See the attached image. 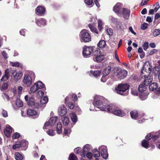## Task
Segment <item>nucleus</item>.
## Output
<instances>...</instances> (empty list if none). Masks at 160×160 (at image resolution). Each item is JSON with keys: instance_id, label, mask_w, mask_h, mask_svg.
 <instances>
[{"instance_id": "obj_41", "label": "nucleus", "mask_w": 160, "mask_h": 160, "mask_svg": "<svg viewBox=\"0 0 160 160\" xmlns=\"http://www.w3.org/2000/svg\"><path fill=\"white\" fill-rule=\"evenodd\" d=\"M142 145L143 147L148 148L149 145L148 141L145 140H143L142 142Z\"/></svg>"}, {"instance_id": "obj_40", "label": "nucleus", "mask_w": 160, "mask_h": 160, "mask_svg": "<svg viewBox=\"0 0 160 160\" xmlns=\"http://www.w3.org/2000/svg\"><path fill=\"white\" fill-rule=\"evenodd\" d=\"M27 103L28 105L30 106H32L34 105L35 102L34 98L32 97L29 98Z\"/></svg>"}, {"instance_id": "obj_3", "label": "nucleus", "mask_w": 160, "mask_h": 160, "mask_svg": "<svg viewBox=\"0 0 160 160\" xmlns=\"http://www.w3.org/2000/svg\"><path fill=\"white\" fill-rule=\"evenodd\" d=\"M107 110L108 112L112 113L120 117H122L126 115V113L121 110L115 105L111 104L107 106Z\"/></svg>"}, {"instance_id": "obj_56", "label": "nucleus", "mask_w": 160, "mask_h": 160, "mask_svg": "<svg viewBox=\"0 0 160 160\" xmlns=\"http://www.w3.org/2000/svg\"><path fill=\"white\" fill-rule=\"evenodd\" d=\"M23 88V87L21 86H18V92L19 95H21L22 94Z\"/></svg>"}, {"instance_id": "obj_57", "label": "nucleus", "mask_w": 160, "mask_h": 160, "mask_svg": "<svg viewBox=\"0 0 160 160\" xmlns=\"http://www.w3.org/2000/svg\"><path fill=\"white\" fill-rule=\"evenodd\" d=\"M2 114L4 118H6L8 116L7 112L4 110H2Z\"/></svg>"}, {"instance_id": "obj_36", "label": "nucleus", "mask_w": 160, "mask_h": 160, "mask_svg": "<svg viewBox=\"0 0 160 160\" xmlns=\"http://www.w3.org/2000/svg\"><path fill=\"white\" fill-rule=\"evenodd\" d=\"M93 1L94 0H84V2L86 5L92 7L94 5Z\"/></svg>"}, {"instance_id": "obj_5", "label": "nucleus", "mask_w": 160, "mask_h": 160, "mask_svg": "<svg viewBox=\"0 0 160 160\" xmlns=\"http://www.w3.org/2000/svg\"><path fill=\"white\" fill-rule=\"evenodd\" d=\"M31 76L28 74H26L24 76L23 80L24 84L25 85L28 87H29L32 82L33 79L35 78V74L34 73L32 72L31 73Z\"/></svg>"}, {"instance_id": "obj_54", "label": "nucleus", "mask_w": 160, "mask_h": 160, "mask_svg": "<svg viewBox=\"0 0 160 160\" xmlns=\"http://www.w3.org/2000/svg\"><path fill=\"white\" fill-rule=\"evenodd\" d=\"M108 78V76L106 75H103L102 77L101 80L102 82H105Z\"/></svg>"}, {"instance_id": "obj_37", "label": "nucleus", "mask_w": 160, "mask_h": 160, "mask_svg": "<svg viewBox=\"0 0 160 160\" xmlns=\"http://www.w3.org/2000/svg\"><path fill=\"white\" fill-rule=\"evenodd\" d=\"M16 105L18 107H21L23 105L22 102L20 99H17L15 101Z\"/></svg>"}, {"instance_id": "obj_9", "label": "nucleus", "mask_w": 160, "mask_h": 160, "mask_svg": "<svg viewBox=\"0 0 160 160\" xmlns=\"http://www.w3.org/2000/svg\"><path fill=\"white\" fill-rule=\"evenodd\" d=\"M94 54L95 56L94 61L97 62L102 61L105 58L104 56L101 52L99 49L95 50L94 52Z\"/></svg>"}, {"instance_id": "obj_48", "label": "nucleus", "mask_w": 160, "mask_h": 160, "mask_svg": "<svg viewBox=\"0 0 160 160\" xmlns=\"http://www.w3.org/2000/svg\"><path fill=\"white\" fill-rule=\"evenodd\" d=\"M47 133L50 136H53L55 135V133L54 132V131L52 129L49 130L47 131Z\"/></svg>"}, {"instance_id": "obj_31", "label": "nucleus", "mask_w": 160, "mask_h": 160, "mask_svg": "<svg viewBox=\"0 0 160 160\" xmlns=\"http://www.w3.org/2000/svg\"><path fill=\"white\" fill-rule=\"evenodd\" d=\"M91 74H92V75L96 78L99 77L101 73V72L99 70H95L94 71H90Z\"/></svg>"}, {"instance_id": "obj_61", "label": "nucleus", "mask_w": 160, "mask_h": 160, "mask_svg": "<svg viewBox=\"0 0 160 160\" xmlns=\"http://www.w3.org/2000/svg\"><path fill=\"white\" fill-rule=\"evenodd\" d=\"M107 32L109 36H112V30L111 28H109L107 29Z\"/></svg>"}, {"instance_id": "obj_1", "label": "nucleus", "mask_w": 160, "mask_h": 160, "mask_svg": "<svg viewBox=\"0 0 160 160\" xmlns=\"http://www.w3.org/2000/svg\"><path fill=\"white\" fill-rule=\"evenodd\" d=\"M103 98L102 97H99L98 96H96L94 97V99L93 102V104L95 107V108L93 110H92L90 108V110L91 111H95L98 110L97 109H99L107 111V106L109 105L106 106V104L103 103Z\"/></svg>"}, {"instance_id": "obj_27", "label": "nucleus", "mask_w": 160, "mask_h": 160, "mask_svg": "<svg viewBox=\"0 0 160 160\" xmlns=\"http://www.w3.org/2000/svg\"><path fill=\"white\" fill-rule=\"evenodd\" d=\"M158 86V84L157 83L153 82L151 84L149 85V89L151 91H153L156 90Z\"/></svg>"}, {"instance_id": "obj_19", "label": "nucleus", "mask_w": 160, "mask_h": 160, "mask_svg": "<svg viewBox=\"0 0 160 160\" xmlns=\"http://www.w3.org/2000/svg\"><path fill=\"white\" fill-rule=\"evenodd\" d=\"M91 148V146L89 144H87L85 145L83 147V150L81 156L82 157H85L86 153L89 151Z\"/></svg>"}, {"instance_id": "obj_51", "label": "nucleus", "mask_w": 160, "mask_h": 160, "mask_svg": "<svg viewBox=\"0 0 160 160\" xmlns=\"http://www.w3.org/2000/svg\"><path fill=\"white\" fill-rule=\"evenodd\" d=\"M131 93L132 95L134 96H137L138 94L136 88L132 89Z\"/></svg>"}, {"instance_id": "obj_4", "label": "nucleus", "mask_w": 160, "mask_h": 160, "mask_svg": "<svg viewBox=\"0 0 160 160\" xmlns=\"http://www.w3.org/2000/svg\"><path fill=\"white\" fill-rule=\"evenodd\" d=\"M79 37L81 42H88L91 41V35L89 32L86 29H83L81 31Z\"/></svg>"}, {"instance_id": "obj_53", "label": "nucleus", "mask_w": 160, "mask_h": 160, "mask_svg": "<svg viewBox=\"0 0 160 160\" xmlns=\"http://www.w3.org/2000/svg\"><path fill=\"white\" fill-rule=\"evenodd\" d=\"M148 24L146 23H144L141 25V28L142 29L144 30L148 28Z\"/></svg>"}, {"instance_id": "obj_44", "label": "nucleus", "mask_w": 160, "mask_h": 160, "mask_svg": "<svg viewBox=\"0 0 160 160\" xmlns=\"http://www.w3.org/2000/svg\"><path fill=\"white\" fill-rule=\"evenodd\" d=\"M142 47L144 50H146L149 48V43L147 42H144L142 45Z\"/></svg>"}, {"instance_id": "obj_21", "label": "nucleus", "mask_w": 160, "mask_h": 160, "mask_svg": "<svg viewBox=\"0 0 160 160\" xmlns=\"http://www.w3.org/2000/svg\"><path fill=\"white\" fill-rule=\"evenodd\" d=\"M48 101V98L47 97H44L41 98L40 100L41 104L40 107H45V104L47 103Z\"/></svg>"}, {"instance_id": "obj_17", "label": "nucleus", "mask_w": 160, "mask_h": 160, "mask_svg": "<svg viewBox=\"0 0 160 160\" xmlns=\"http://www.w3.org/2000/svg\"><path fill=\"white\" fill-rule=\"evenodd\" d=\"M67 109L64 105H62L58 110L59 114L62 116L65 115L67 113Z\"/></svg>"}, {"instance_id": "obj_16", "label": "nucleus", "mask_w": 160, "mask_h": 160, "mask_svg": "<svg viewBox=\"0 0 160 160\" xmlns=\"http://www.w3.org/2000/svg\"><path fill=\"white\" fill-rule=\"evenodd\" d=\"M130 10L126 8H123L122 10V14L123 18L125 19H128L130 15Z\"/></svg>"}, {"instance_id": "obj_14", "label": "nucleus", "mask_w": 160, "mask_h": 160, "mask_svg": "<svg viewBox=\"0 0 160 160\" xmlns=\"http://www.w3.org/2000/svg\"><path fill=\"white\" fill-rule=\"evenodd\" d=\"M130 114L132 118L135 119H136L138 118H141L142 116H143V114H142V115L139 114L138 111L136 110H134L131 111L130 112Z\"/></svg>"}, {"instance_id": "obj_15", "label": "nucleus", "mask_w": 160, "mask_h": 160, "mask_svg": "<svg viewBox=\"0 0 160 160\" xmlns=\"http://www.w3.org/2000/svg\"><path fill=\"white\" fill-rule=\"evenodd\" d=\"M12 128L9 125H7L6 128L4 130V132L7 137H9L10 136V134L12 131Z\"/></svg>"}, {"instance_id": "obj_35", "label": "nucleus", "mask_w": 160, "mask_h": 160, "mask_svg": "<svg viewBox=\"0 0 160 160\" xmlns=\"http://www.w3.org/2000/svg\"><path fill=\"white\" fill-rule=\"evenodd\" d=\"M15 158L16 160H22L23 157L20 153L16 152L15 154Z\"/></svg>"}, {"instance_id": "obj_46", "label": "nucleus", "mask_w": 160, "mask_h": 160, "mask_svg": "<svg viewBox=\"0 0 160 160\" xmlns=\"http://www.w3.org/2000/svg\"><path fill=\"white\" fill-rule=\"evenodd\" d=\"M69 160H77L76 156L73 153H71L69 157Z\"/></svg>"}, {"instance_id": "obj_18", "label": "nucleus", "mask_w": 160, "mask_h": 160, "mask_svg": "<svg viewBox=\"0 0 160 160\" xmlns=\"http://www.w3.org/2000/svg\"><path fill=\"white\" fill-rule=\"evenodd\" d=\"M35 22L38 26L42 27L46 24V21L45 19L42 18L39 19H36Z\"/></svg>"}, {"instance_id": "obj_49", "label": "nucleus", "mask_w": 160, "mask_h": 160, "mask_svg": "<svg viewBox=\"0 0 160 160\" xmlns=\"http://www.w3.org/2000/svg\"><path fill=\"white\" fill-rule=\"evenodd\" d=\"M153 35L155 37H156L160 34V30L158 29H155L153 32Z\"/></svg>"}, {"instance_id": "obj_2", "label": "nucleus", "mask_w": 160, "mask_h": 160, "mask_svg": "<svg viewBox=\"0 0 160 160\" xmlns=\"http://www.w3.org/2000/svg\"><path fill=\"white\" fill-rule=\"evenodd\" d=\"M129 85L127 83H121L115 88V91L117 93L122 95H127Z\"/></svg>"}, {"instance_id": "obj_39", "label": "nucleus", "mask_w": 160, "mask_h": 160, "mask_svg": "<svg viewBox=\"0 0 160 160\" xmlns=\"http://www.w3.org/2000/svg\"><path fill=\"white\" fill-rule=\"evenodd\" d=\"M106 45V43L104 40L100 41L98 43V46L101 48H103Z\"/></svg>"}, {"instance_id": "obj_20", "label": "nucleus", "mask_w": 160, "mask_h": 160, "mask_svg": "<svg viewBox=\"0 0 160 160\" xmlns=\"http://www.w3.org/2000/svg\"><path fill=\"white\" fill-rule=\"evenodd\" d=\"M27 113L28 115L31 116H34L37 117L38 116L37 112L33 109H29L27 110Z\"/></svg>"}, {"instance_id": "obj_32", "label": "nucleus", "mask_w": 160, "mask_h": 160, "mask_svg": "<svg viewBox=\"0 0 160 160\" xmlns=\"http://www.w3.org/2000/svg\"><path fill=\"white\" fill-rule=\"evenodd\" d=\"M8 86V85L7 83H1L0 84V89L1 91H2L3 90L6 89Z\"/></svg>"}, {"instance_id": "obj_52", "label": "nucleus", "mask_w": 160, "mask_h": 160, "mask_svg": "<svg viewBox=\"0 0 160 160\" xmlns=\"http://www.w3.org/2000/svg\"><path fill=\"white\" fill-rule=\"evenodd\" d=\"M66 104L68 106V107L70 109H73L75 106L74 104L72 102H69L67 103V104Z\"/></svg>"}, {"instance_id": "obj_42", "label": "nucleus", "mask_w": 160, "mask_h": 160, "mask_svg": "<svg viewBox=\"0 0 160 160\" xmlns=\"http://www.w3.org/2000/svg\"><path fill=\"white\" fill-rule=\"evenodd\" d=\"M99 151L97 149H95L93 151V155L94 157H98L100 156V154Z\"/></svg>"}, {"instance_id": "obj_45", "label": "nucleus", "mask_w": 160, "mask_h": 160, "mask_svg": "<svg viewBox=\"0 0 160 160\" xmlns=\"http://www.w3.org/2000/svg\"><path fill=\"white\" fill-rule=\"evenodd\" d=\"M109 19L111 22L114 23H116L117 22V19L113 17L112 16L109 17Z\"/></svg>"}, {"instance_id": "obj_63", "label": "nucleus", "mask_w": 160, "mask_h": 160, "mask_svg": "<svg viewBox=\"0 0 160 160\" xmlns=\"http://www.w3.org/2000/svg\"><path fill=\"white\" fill-rule=\"evenodd\" d=\"M160 7L159 5V3L158 2H157L156 4V6L155 8L153 9L155 11V12H156L159 8Z\"/></svg>"}, {"instance_id": "obj_30", "label": "nucleus", "mask_w": 160, "mask_h": 160, "mask_svg": "<svg viewBox=\"0 0 160 160\" xmlns=\"http://www.w3.org/2000/svg\"><path fill=\"white\" fill-rule=\"evenodd\" d=\"M57 132L58 134H60L62 132V125L60 122H59L57 124Z\"/></svg>"}, {"instance_id": "obj_38", "label": "nucleus", "mask_w": 160, "mask_h": 160, "mask_svg": "<svg viewBox=\"0 0 160 160\" xmlns=\"http://www.w3.org/2000/svg\"><path fill=\"white\" fill-rule=\"evenodd\" d=\"M71 120L73 123H76L77 121V118L76 114L72 112L71 114Z\"/></svg>"}, {"instance_id": "obj_60", "label": "nucleus", "mask_w": 160, "mask_h": 160, "mask_svg": "<svg viewBox=\"0 0 160 160\" xmlns=\"http://www.w3.org/2000/svg\"><path fill=\"white\" fill-rule=\"evenodd\" d=\"M2 96L4 99L5 100L8 101L9 99V97L5 93H4L3 94Z\"/></svg>"}, {"instance_id": "obj_12", "label": "nucleus", "mask_w": 160, "mask_h": 160, "mask_svg": "<svg viewBox=\"0 0 160 160\" xmlns=\"http://www.w3.org/2000/svg\"><path fill=\"white\" fill-rule=\"evenodd\" d=\"M98 149L99 152L101 153L102 157L104 159H106L108 157L107 147L105 146L102 145L99 147Z\"/></svg>"}, {"instance_id": "obj_55", "label": "nucleus", "mask_w": 160, "mask_h": 160, "mask_svg": "<svg viewBox=\"0 0 160 160\" xmlns=\"http://www.w3.org/2000/svg\"><path fill=\"white\" fill-rule=\"evenodd\" d=\"M20 137V134L18 132L15 133L12 136V138L13 139H16Z\"/></svg>"}, {"instance_id": "obj_58", "label": "nucleus", "mask_w": 160, "mask_h": 160, "mask_svg": "<svg viewBox=\"0 0 160 160\" xmlns=\"http://www.w3.org/2000/svg\"><path fill=\"white\" fill-rule=\"evenodd\" d=\"M21 146V145L20 143L16 144L13 145L12 148L13 149H16L17 148H18Z\"/></svg>"}, {"instance_id": "obj_22", "label": "nucleus", "mask_w": 160, "mask_h": 160, "mask_svg": "<svg viewBox=\"0 0 160 160\" xmlns=\"http://www.w3.org/2000/svg\"><path fill=\"white\" fill-rule=\"evenodd\" d=\"M158 134L156 133L155 135L152 136L151 134L149 133L145 137V138L148 140H150V139H152V140L154 141L158 138V135H157Z\"/></svg>"}, {"instance_id": "obj_25", "label": "nucleus", "mask_w": 160, "mask_h": 160, "mask_svg": "<svg viewBox=\"0 0 160 160\" xmlns=\"http://www.w3.org/2000/svg\"><path fill=\"white\" fill-rule=\"evenodd\" d=\"M139 95L141 100H144L147 98L148 93L146 91L142 92L139 93Z\"/></svg>"}, {"instance_id": "obj_10", "label": "nucleus", "mask_w": 160, "mask_h": 160, "mask_svg": "<svg viewBox=\"0 0 160 160\" xmlns=\"http://www.w3.org/2000/svg\"><path fill=\"white\" fill-rule=\"evenodd\" d=\"M93 51L92 47L84 46L83 48V55L84 58H87L91 54Z\"/></svg>"}, {"instance_id": "obj_13", "label": "nucleus", "mask_w": 160, "mask_h": 160, "mask_svg": "<svg viewBox=\"0 0 160 160\" xmlns=\"http://www.w3.org/2000/svg\"><path fill=\"white\" fill-rule=\"evenodd\" d=\"M58 119L57 117H54L50 118L48 121L46 122L43 126L44 129H47L46 127L49 126L53 125L55 123Z\"/></svg>"}, {"instance_id": "obj_7", "label": "nucleus", "mask_w": 160, "mask_h": 160, "mask_svg": "<svg viewBox=\"0 0 160 160\" xmlns=\"http://www.w3.org/2000/svg\"><path fill=\"white\" fill-rule=\"evenodd\" d=\"M152 81V79L150 78V76H148L145 79L143 83L139 85L138 88L139 91L140 92L146 91L147 88L146 86L149 85Z\"/></svg>"}, {"instance_id": "obj_8", "label": "nucleus", "mask_w": 160, "mask_h": 160, "mask_svg": "<svg viewBox=\"0 0 160 160\" xmlns=\"http://www.w3.org/2000/svg\"><path fill=\"white\" fill-rule=\"evenodd\" d=\"M44 85L41 81H38L34 83L30 88V91L32 93H34L39 89H41L44 87Z\"/></svg>"}, {"instance_id": "obj_29", "label": "nucleus", "mask_w": 160, "mask_h": 160, "mask_svg": "<svg viewBox=\"0 0 160 160\" xmlns=\"http://www.w3.org/2000/svg\"><path fill=\"white\" fill-rule=\"evenodd\" d=\"M111 70V67L108 66L106 68L102 71V74L103 75L107 76L110 73Z\"/></svg>"}, {"instance_id": "obj_47", "label": "nucleus", "mask_w": 160, "mask_h": 160, "mask_svg": "<svg viewBox=\"0 0 160 160\" xmlns=\"http://www.w3.org/2000/svg\"><path fill=\"white\" fill-rule=\"evenodd\" d=\"M28 142L25 140H22L20 143L21 146L22 147H25L27 146L28 145Z\"/></svg>"}, {"instance_id": "obj_50", "label": "nucleus", "mask_w": 160, "mask_h": 160, "mask_svg": "<svg viewBox=\"0 0 160 160\" xmlns=\"http://www.w3.org/2000/svg\"><path fill=\"white\" fill-rule=\"evenodd\" d=\"M71 130L70 129H67L66 128L64 129V135L68 136L71 132Z\"/></svg>"}, {"instance_id": "obj_28", "label": "nucleus", "mask_w": 160, "mask_h": 160, "mask_svg": "<svg viewBox=\"0 0 160 160\" xmlns=\"http://www.w3.org/2000/svg\"><path fill=\"white\" fill-rule=\"evenodd\" d=\"M36 11L38 14H42L44 13L45 9L44 8L42 7L38 6L36 8Z\"/></svg>"}, {"instance_id": "obj_24", "label": "nucleus", "mask_w": 160, "mask_h": 160, "mask_svg": "<svg viewBox=\"0 0 160 160\" xmlns=\"http://www.w3.org/2000/svg\"><path fill=\"white\" fill-rule=\"evenodd\" d=\"M22 73L21 71L17 72L14 76V79L15 82H17L20 79L22 76Z\"/></svg>"}, {"instance_id": "obj_6", "label": "nucleus", "mask_w": 160, "mask_h": 160, "mask_svg": "<svg viewBox=\"0 0 160 160\" xmlns=\"http://www.w3.org/2000/svg\"><path fill=\"white\" fill-rule=\"evenodd\" d=\"M127 71L121 69H118L116 70V72H114V76L117 77L118 80H121L125 78L127 76Z\"/></svg>"}, {"instance_id": "obj_43", "label": "nucleus", "mask_w": 160, "mask_h": 160, "mask_svg": "<svg viewBox=\"0 0 160 160\" xmlns=\"http://www.w3.org/2000/svg\"><path fill=\"white\" fill-rule=\"evenodd\" d=\"M103 23L101 20L98 21V27L100 30H101L103 28Z\"/></svg>"}, {"instance_id": "obj_26", "label": "nucleus", "mask_w": 160, "mask_h": 160, "mask_svg": "<svg viewBox=\"0 0 160 160\" xmlns=\"http://www.w3.org/2000/svg\"><path fill=\"white\" fill-rule=\"evenodd\" d=\"M9 70L7 69L5 72V74L2 77L1 79V81H6L8 78Z\"/></svg>"}, {"instance_id": "obj_62", "label": "nucleus", "mask_w": 160, "mask_h": 160, "mask_svg": "<svg viewBox=\"0 0 160 160\" xmlns=\"http://www.w3.org/2000/svg\"><path fill=\"white\" fill-rule=\"evenodd\" d=\"M86 156L88 158L91 159L92 158V155L91 152H87Z\"/></svg>"}, {"instance_id": "obj_11", "label": "nucleus", "mask_w": 160, "mask_h": 160, "mask_svg": "<svg viewBox=\"0 0 160 160\" xmlns=\"http://www.w3.org/2000/svg\"><path fill=\"white\" fill-rule=\"evenodd\" d=\"M122 4L120 3H117L113 7V10L118 15L122 16L123 8Z\"/></svg>"}, {"instance_id": "obj_33", "label": "nucleus", "mask_w": 160, "mask_h": 160, "mask_svg": "<svg viewBox=\"0 0 160 160\" xmlns=\"http://www.w3.org/2000/svg\"><path fill=\"white\" fill-rule=\"evenodd\" d=\"M88 27L92 32L95 33L97 34L98 33V30H97L96 28L94 27L91 24H89L88 25Z\"/></svg>"}, {"instance_id": "obj_34", "label": "nucleus", "mask_w": 160, "mask_h": 160, "mask_svg": "<svg viewBox=\"0 0 160 160\" xmlns=\"http://www.w3.org/2000/svg\"><path fill=\"white\" fill-rule=\"evenodd\" d=\"M62 121L63 124L66 126L68 125L69 122V119L68 117L67 116L64 117L62 119Z\"/></svg>"}, {"instance_id": "obj_59", "label": "nucleus", "mask_w": 160, "mask_h": 160, "mask_svg": "<svg viewBox=\"0 0 160 160\" xmlns=\"http://www.w3.org/2000/svg\"><path fill=\"white\" fill-rule=\"evenodd\" d=\"M158 51L156 49H153L150 51L149 52V55H152L155 53L157 52Z\"/></svg>"}, {"instance_id": "obj_64", "label": "nucleus", "mask_w": 160, "mask_h": 160, "mask_svg": "<svg viewBox=\"0 0 160 160\" xmlns=\"http://www.w3.org/2000/svg\"><path fill=\"white\" fill-rule=\"evenodd\" d=\"M72 98L74 101H77L78 99L77 97L76 94H73L72 96Z\"/></svg>"}, {"instance_id": "obj_23", "label": "nucleus", "mask_w": 160, "mask_h": 160, "mask_svg": "<svg viewBox=\"0 0 160 160\" xmlns=\"http://www.w3.org/2000/svg\"><path fill=\"white\" fill-rule=\"evenodd\" d=\"M147 63H145L143 67V69L142 71V72L143 73V72L144 71H147V70H148L149 71V73H150V72L152 71V67L150 65L149 63L148 62V65L149 66H148L147 65Z\"/></svg>"}]
</instances>
